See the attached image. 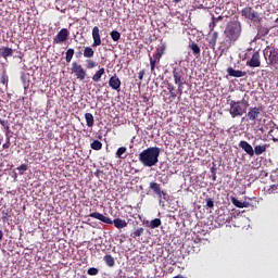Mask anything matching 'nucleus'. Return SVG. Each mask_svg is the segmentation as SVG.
I'll return each instance as SVG.
<instances>
[{
    "mask_svg": "<svg viewBox=\"0 0 278 278\" xmlns=\"http://www.w3.org/2000/svg\"><path fill=\"white\" fill-rule=\"evenodd\" d=\"M167 90L169 92V96L168 97H164V101L166 103H173V101H175L177 99V94H179L177 92V88L173 86V84L168 83L167 84Z\"/></svg>",
    "mask_w": 278,
    "mask_h": 278,
    "instance_id": "obj_10",
    "label": "nucleus"
},
{
    "mask_svg": "<svg viewBox=\"0 0 278 278\" xmlns=\"http://www.w3.org/2000/svg\"><path fill=\"white\" fill-rule=\"evenodd\" d=\"M150 189L155 192V194L159 197V199H166L167 194L165 190H162V187H160V184L157 182H150Z\"/></svg>",
    "mask_w": 278,
    "mask_h": 278,
    "instance_id": "obj_12",
    "label": "nucleus"
},
{
    "mask_svg": "<svg viewBox=\"0 0 278 278\" xmlns=\"http://www.w3.org/2000/svg\"><path fill=\"white\" fill-rule=\"evenodd\" d=\"M150 66H151V73H153L155 71V65L150 64Z\"/></svg>",
    "mask_w": 278,
    "mask_h": 278,
    "instance_id": "obj_51",
    "label": "nucleus"
},
{
    "mask_svg": "<svg viewBox=\"0 0 278 278\" xmlns=\"http://www.w3.org/2000/svg\"><path fill=\"white\" fill-rule=\"evenodd\" d=\"M91 149H93V151H101V149H103V143H101L99 140H94L91 143Z\"/></svg>",
    "mask_w": 278,
    "mask_h": 278,
    "instance_id": "obj_30",
    "label": "nucleus"
},
{
    "mask_svg": "<svg viewBox=\"0 0 278 278\" xmlns=\"http://www.w3.org/2000/svg\"><path fill=\"white\" fill-rule=\"evenodd\" d=\"M97 63L92 60H87V68H94Z\"/></svg>",
    "mask_w": 278,
    "mask_h": 278,
    "instance_id": "obj_39",
    "label": "nucleus"
},
{
    "mask_svg": "<svg viewBox=\"0 0 278 278\" xmlns=\"http://www.w3.org/2000/svg\"><path fill=\"white\" fill-rule=\"evenodd\" d=\"M17 170H22L21 175H23V173H25V170H27V164H22L17 167Z\"/></svg>",
    "mask_w": 278,
    "mask_h": 278,
    "instance_id": "obj_41",
    "label": "nucleus"
},
{
    "mask_svg": "<svg viewBox=\"0 0 278 278\" xmlns=\"http://www.w3.org/2000/svg\"><path fill=\"white\" fill-rule=\"evenodd\" d=\"M105 75V68L101 67L96 74L92 76L93 81H101V77Z\"/></svg>",
    "mask_w": 278,
    "mask_h": 278,
    "instance_id": "obj_25",
    "label": "nucleus"
},
{
    "mask_svg": "<svg viewBox=\"0 0 278 278\" xmlns=\"http://www.w3.org/2000/svg\"><path fill=\"white\" fill-rule=\"evenodd\" d=\"M206 206L210 208L214 207V200L212 198L206 199Z\"/></svg>",
    "mask_w": 278,
    "mask_h": 278,
    "instance_id": "obj_42",
    "label": "nucleus"
},
{
    "mask_svg": "<svg viewBox=\"0 0 278 278\" xmlns=\"http://www.w3.org/2000/svg\"><path fill=\"white\" fill-rule=\"evenodd\" d=\"M212 21L216 23H218L219 21H223V16H218V17H215L214 15L212 16Z\"/></svg>",
    "mask_w": 278,
    "mask_h": 278,
    "instance_id": "obj_44",
    "label": "nucleus"
},
{
    "mask_svg": "<svg viewBox=\"0 0 278 278\" xmlns=\"http://www.w3.org/2000/svg\"><path fill=\"white\" fill-rule=\"evenodd\" d=\"M249 21H252L253 23H262V17L260 16V13L252 10Z\"/></svg>",
    "mask_w": 278,
    "mask_h": 278,
    "instance_id": "obj_24",
    "label": "nucleus"
},
{
    "mask_svg": "<svg viewBox=\"0 0 278 278\" xmlns=\"http://www.w3.org/2000/svg\"><path fill=\"white\" fill-rule=\"evenodd\" d=\"M3 240V231L0 230V241Z\"/></svg>",
    "mask_w": 278,
    "mask_h": 278,
    "instance_id": "obj_52",
    "label": "nucleus"
},
{
    "mask_svg": "<svg viewBox=\"0 0 278 278\" xmlns=\"http://www.w3.org/2000/svg\"><path fill=\"white\" fill-rule=\"evenodd\" d=\"M263 112H264V108L262 106L250 108L247 113V118L252 123H257V121H260V118L262 117Z\"/></svg>",
    "mask_w": 278,
    "mask_h": 278,
    "instance_id": "obj_6",
    "label": "nucleus"
},
{
    "mask_svg": "<svg viewBox=\"0 0 278 278\" xmlns=\"http://www.w3.org/2000/svg\"><path fill=\"white\" fill-rule=\"evenodd\" d=\"M163 92H166V90H163Z\"/></svg>",
    "mask_w": 278,
    "mask_h": 278,
    "instance_id": "obj_55",
    "label": "nucleus"
},
{
    "mask_svg": "<svg viewBox=\"0 0 278 278\" xmlns=\"http://www.w3.org/2000/svg\"><path fill=\"white\" fill-rule=\"evenodd\" d=\"M110 36L114 42H118L121 40V33H118V30H112Z\"/></svg>",
    "mask_w": 278,
    "mask_h": 278,
    "instance_id": "obj_31",
    "label": "nucleus"
},
{
    "mask_svg": "<svg viewBox=\"0 0 278 278\" xmlns=\"http://www.w3.org/2000/svg\"><path fill=\"white\" fill-rule=\"evenodd\" d=\"M190 49L194 55H201V48H199V45L193 42L190 45Z\"/></svg>",
    "mask_w": 278,
    "mask_h": 278,
    "instance_id": "obj_32",
    "label": "nucleus"
},
{
    "mask_svg": "<svg viewBox=\"0 0 278 278\" xmlns=\"http://www.w3.org/2000/svg\"><path fill=\"white\" fill-rule=\"evenodd\" d=\"M261 175H262L263 177H268V172L263 170V172L261 173Z\"/></svg>",
    "mask_w": 278,
    "mask_h": 278,
    "instance_id": "obj_48",
    "label": "nucleus"
},
{
    "mask_svg": "<svg viewBox=\"0 0 278 278\" xmlns=\"http://www.w3.org/2000/svg\"><path fill=\"white\" fill-rule=\"evenodd\" d=\"M0 83H2L3 85H5V77H4V76L1 77Z\"/></svg>",
    "mask_w": 278,
    "mask_h": 278,
    "instance_id": "obj_50",
    "label": "nucleus"
},
{
    "mask_svg": "<svg viewBox=\"0 0 278 278\" xmlns=\"http://www.w3.org/2000/svg\"><path fill=\"white\" fill-rule=\"evenodd\" d=\"M142 233H144V228H138L130 236H131V238H140V236H142Z\"/></svg>",
    "mask_w": 278,
    "mask_h": 278,
    "instance_id": "obj_33",
    "label": "nucleus"
},
{
    "mask_svg": "<svg viewBox=\"0 0 278 278\" xmlns=\"http://www.w3.org/2000/svg\"><path fill=\"white\" fill-rule=\"evenodd\" d=\"M87 275H90L91 277H94V276L99 275V268L90 267L87 270Z\"/></svg>",
    "mask_w": 278,
    "mask_h": 278,
    "instance_id": "obj_36",
    "label": "nucleus"
},
{
    "mask_svg": "<svg viewBox=\"0 0 278 278\" xmlns=\"http://www.w3.org/2000/svg\"><path fill=\"white\" fill-rule=\"evenodd\" d=\"M270 29L266 28V27H258V34H261L262 36H268Z\"/></svg>",
    "mask_w": 278,
    "mask_h": 278,
    "instance_id": "obj_37",
    "label": "nucleus"
},
{
    "mask_svg": "<svg viewBox=\"0 0 278 278\" xmlns=\"http://www.w3.org/2000/svg\"><path fill=\"white\" fill-rule=\"evenodd\" d=\"M125 153H127V148L121 147L117 149L115 155H116V157H119V160H125V156H123V155H125Z\"/></svg>",
    "mask_w": 278,
    "mask_h": 278,
    "instance_id": "obj_29",
    "label": "nucleus"
},
{
    "mask_svg": "<svg viewBox=\"0 0 278 278\" xmlns=\"http://www.w3.org/2000/svg\"><path fill=\"white\" fill-rule=\"evenodd\" d=\"M174 84L177 86V93L179 97L184 94V84H186V70L181 67L173 68Z\"/></svg>",
    "mask_w": 278,
    "mask_h": 278,
    "instance_id": "obj_5",
    "label": "nucleus"
},
{
    "mask_svg": "<svg viewBox=\"0 0 278 278\" xmlns=\"http://www.w3.org/2000/svg\"><path fill=\"white\" fill-rule=\"evenodd\" d=\"M227 73L230 77H245L247 72L240 70H233V67H228Z\"/></svg>",
    "mask_w": 278,
    "mask_h": 278,
    "instance_id": "obj_17",
    "label": "nucleus"
},
{
    "mask_svg": "<svg viewBox=\"0 0 278 278\" xmlns=\"http://www.w3.org/2000/svg\"><path fill=\"white\" fill-rule=\"evenodd\" d=\"M224 36L230 45L238 42L240 36H242V23L238 20L228 22L224 30Z\"/></svg>",
    "mask_w": 278,
    "mask_h": 278,
    "instance_id": "obj_1",
    "label": "nucleus"
},
{
    "mask_svg": "<svg viewBox=\"0 0 278 278\" xmlns=\"http://www.w3.org/2000/svg\"><path fill=\"white\" fill-rule=\"evenodd\" d=\"M270 179L271 181H275L278 179V169L271 172Z\"/></svg>",
    "mask_w": 278,
    "mask_h": 278,
    "instance_id": "obj_40",
    "label": "nucleus"
},
{
    "mask_svg": "<svg viewBox=\"0 0 278 278\" xmlns=\"http://www.w3.org/2000/svg\"><path fill=\"white\" fill-rule=\"evenodd\" d=\"M90 218H96L97 220H100L101 223H104L105 225H114L116 229H125L127 227V220L122 218H115L112 220V218L104 216L103 214L99 212H93L89 214Z\"/></svg>",
    "mask_w": 278,
    "mask_h": 278,
    "instance_id": "obj_3",
    "label": "nucleus"
},
{
    "mask_svg": "<svg viewBox=\"0 0 278 278\" xmlns=\"http://www.w3.org/2000/svg\"><path fill=\"white\" fill-rule=\"evenodd\" d=\"M211 174H212V180L216 181V168L212 167L211 168Z\"/></svg>",
    "mask_w": 278,
    "mask_h": 278,
    "instance_id": "obj_43",
    "label": "nucleus"
},
{
    "mask_svg": "<svg viewBox=\"0 0 278 278\" xmlns=\"http://www.w3.org/2000/svg\"><path fill=\"white\" fill-rule=\"evenodd\" d=\"M217 223H219V225H225V223L231 220V215L229 214H220L216 217Z\"/></svg>",
    "mask_w": 278,
    "mask_h": 278,
    "instance_id": "obj_20",
    "label": "nucleus"
},
{
    "mask_svg": "<svg viewBox=\"0 0 278 278\" xmlns=\"http://www.w3.org/2000/svg\"><path fill=\"white\" fill-rule=\"evenodd\" d=\"M84 53L81 51L77 52L76 58H81Z\"/></svg>",
    "mask_w": 278,
    "mask_h": 278,
    "instance_id": "obj_49",
    "label": "nucleus"
},
{
    "mask_svg": "<svg viewBox=\"0 0 278 278\" xmlns=\"http://www.w3.org/2000/svg\"><path fill=\"white\" fill-rule=\"evenodd\" d=\"M68 29L67 28H62L56 36L53 38V45H62V42H66L68 40Z\"/></svg>",
    "mask_w": 278,
    "mask_h": 278,
    "instance_id": "obj_9",
    "label": "nucleus"
},
{
    "mask_svg": "<svg viewBox=\"0 0 278 278\" xmlns=\"http://www.w3.org/2000/svg\"><path fill=\"white\" fill-rule=\"evenodd\" d=\"M160 151L161 150L157 147H150L143 150L139 154V162H141V164L148 168L155 166L160 162Z\"/></svg>",
    "mask_w": 278,
    "mask_h": 278,
    "instance_id": "obj_2",
    "label": "nucleus"
},
{
    "mask_svg": "<svg viewBox=\"0 0 278 278\" xmlns=\"http://www.w3.org/2000/svg\"><path fill=\"white\" fill-rule=\"evenodd\" d=\"M73 55H75V49H72V48L67 49V51L65 52V60L67 64L72 62Z\"/></svg>",
    "mask_w": 278,
    "mask_h": 278,
    "instance_id": "obj_28",
    "label": "nucleus"
},
{
    "mask_svg": "<svg viewBox=\"0 0 278 278\" xmlns=\"http://www.w3.org/2000/svg\"><path fill=\"white\" fill-rule=\"evenodd\" d=\"M231 203L232 205H235L236 207H247V205H244V203H242L240 200L232 198L231 199Z\"/></svg>",
    "mask_w": 278,
    "mask_h": 278,
    "instance_id": "obj_34",
    "label": "nucleus"
},
{
    "mask_svg": "<svg viewBox=\"0 0 278 278\" xmlns=\"http://www.w3.org/2000/svg\"><path fill=\"white\" fill-rule=\"evenodd\" d=\"M85 121L87 123V127H94V116L92 113H86Z\"/></svg>",
    "mask_w": 278,
    "mask_h": 278,
    "instance_id": "obj_22",
    "label": "nucleus"
},
{
    "mask_svg": "<svg viewBox=\"0 0 278 278\" xmlns=\"http://www.w3.org/2000/svg\"><path fill=\"white\" fill-rule=\"evenodd\" d=\"M83 55L87 59L94 58V50L90 47H86L84 49Z\"/></svg>",
    "mask_w": 278,
    "mask_h": 278,
    "instance_id": "obj_26",
    "label": "nucleus"
},
{
    "mask_svg": "<svg viewBox=\"0 0 278 278\" xmlns=\"http://www.w3.org/2000/svg\"><path fill=\"white\" fill-rule=\"evenodd\" d=\"M265 58H268L269 64H278V49L267 46L263 51Z\"/></svg>",
    "mask_w": 278,
    "mask_h": 278,
    "instance_id": "obj_7",
    "label": "nucleus"
},
{
    "mask_svg": "<svg viewBox=\"0 0 278 278\" xmlns=\"http://www.w3.org/2000/svg\"><path fill=\"white\" fill-rule=\"evenodd\" d=\"M104 262L106 264V266H109L110 268H112L115 264V261H114V256L113 255H110V254H106L104 256Z\"/></svg>",
    "mask_w": 278,
    "mask_h": 278,
    "instance_id": "obj_27",
    "label": "nucleus"
},
{
    "mask_svg": "<svg viewBox=\"0 0 278 278\" xmlns=\"http://www.w3.org/2000/svg\"><path fill=\"white\" fill-rule=\"evenodd\" d=\"M247 108H249V102L244 100H231L229 109V114L231 118H237V116H242L243 114H247Z\"/></svg>",
    "mask_w": 278,
    "mask_h": 278,
    "instance_id": "obj_4",
    "label": "nucleus"
},
{
    "mask_svg": "<svg viewBox=\"0 0 278 278\" xmlns=\"http://www.w3.org/2000/svg\"><path fill=\"white\" fill-rule=\"evenodd\" d=\"M109 86L112 88V90H121V78H118L116 75L112 76L109 80Z\"/></svg>",
    "mask_w": 278,
    "mask_h": 278,
    "instance_id": "obj_15",
    "label": "nucleus"
},
{
    "mask_svg": "<svg viewBox=\"0 0 278 278\" xmlns=\"http://www.w3.org/2000/svg\"><path fill=\"white\" fill-rule=\"evenodd\" d=\"M92 47H101V34L99 33V26L92 28Z\"/></svg>",
    "mask_w": 278,
    "mask_h": 278,
    "instance_id": "obj_13",
    "label": "nucleus"
},
{
    "mask_svg": "<svg viewBox=\"0 0 278 278\" xmlns=\"http://www.w3.org/2000/svg\"><path fill=\"white\" fill-rule=\"evenodd\" d=\"M277 191H278V186H277V185H271V186L268 188V190H267V192H268L269 194H275Z\"/></svg>",
    "mask_w": 278,
    "mask_h": 278,
    "instance_id": "obj_38",
    "label": "nucleus"
},
{
    "mask_svg": "<svg viewBox=\"0 0 278 278\" xmlns=\"http://www.w3.org/2000/svg\"><path fill=\"white\" fill-rule=\"evenodd\" d=\"M160 58H161L160 53L153 54V56H150V64H153V65L157 64V62L160 61Z\"/></svg>",
    "mask_w": 278,
    "mask_h": 278,
    "instance_id": "obj_35",
    "label": "nucleus"
},
{
    "mask_svg": "<svg viewBox=\"0 0 278 278\" xmlns=\"http://www.w3.org/2000/svg\"><path fill=\"white\" fill-rule=\"evenodd\" d=\"M72 73H74L75 77L79 79L80 81H84L86 79V70L81 66V64L74 62L72 63Z\"/></svg>",
    "mask_w": 278,
    "mask_h": 278,
    "instance_id": "obj_8",
    "label": "nucleus"
},
{
    "mask_svg": "<svg viewBox=\"0 0 278 278\" xmlns=\"http://www.w3.org/2000/svg\"><path fill=\"white\" fill-rule=\"evenodd\" d=\"M247 66L250 68H257L262 66V61H260V52H254L249 61H247Z\"/></svg>",
    "mask_w": 278,
    "mask_h": 278,
    "instance_id": "obj_11",
    "label": "nucleus"
},
{
    "mask_svg": "<svg viewBox=\"0 0 278 278\" xmlns=\"http://www.w3.org/2000/svg\"><path fill=\"white\" fill-rule=\"evenodd\" d=\"M3 149H10V139L5 143H3Z\"/></svg>",
    "mask_w": 278,
    "mask_h": 278,
    "instance_id": "obj_47",
    "label": "nucleus"
},
{
    "mask_svg": "<svg viewBox=\"0 0 278 278\" xmlns=\"http://www.w3.org/2000/svg\"><path fill=\"white\" fill-rule=\"evenodd\" d=\"M218 40V33L217 31H213L210 35V40H208V45H211V47L214 49V47H216V42Z\"/></svg>",
    "mask_w": 278,
    "mask_h": 278,
    "instance_id": "obj_21",
    "label": "nucleus"
},
{
    "mask_svg": "<svg viewBox=\"0 0 278 278\" xmlns=\"http://www.w3.org/2000/svg\"><path fill=\"white\" fill-rule=\"evenodd\" d=\"M181 0H174L175 3H180Z\"/></svg>",
    "mask_w": 278,
    "mask_h": 278,
    "instance_id": "obj_53",
    "label": "nucleus"
},
{
    "mask_svg": "<svg viewBox=\"0 0 278 278\" xmlns=\"http://www.w3.org/2000/svg\"><path fill=\"white\" fill-rule=\"evenodd\" d=\"M239 147L250 155V157H253V155H255V152L253 150V146H251L250 143H248L247 141L242 140L239 142Z\"/></svg>",
    "mask_w": 278,
    "mask_h": 278,
    "instance_id": "obj_14",
    "label": "nucleus"
},
{
    "mask_svg": "<svg viewBox=\"0 0 278 278\" xmlns=\"http://www.w3.org/2000/svg\"><path fill=\"white\" fill-rule=\"evenodd\" d=\"M266 149H268V144L266 143L254 147V155H262V153H266Z\"/></svg>",
    "mask_w": 278,
    "mask_h": 278,
    "instance_id": "obj_18",
    "label": "nucleus"
},
{
    "mask_svg": "<svg viewBox=\"0 0 278 278\" xmlns=\"http://www.w3.org/2000/svg\"><path fill=\"white\" fill-rule=\"evenodd\" d=\"M162 225V219L160 218H154L151 222H147V227L150 229H157Z\"/></svg>",
    "mask_w": 278,
    "mask_h": 278,
    "instance_id": "obj_19",
    "label": "nucleus"
},
{
    "mask_svg": "<svg viewBox=\"0 0 278 278\" xmlns=\"http://www.w3.org/2000/svg\"><path fill=\"white\" fill-rule=\"evenodd\" d=\"M138 78L140 80H142L144 78V70H141L139 73H138Z\"/></svg>",
    "mask_w": 278,
    "mask_h": 278,
    "instance_id": "obj_46",
    "label": "nucleus"
},
{
    "mask_svg": "<svg viewBox=\"0 0 278 278\" xmlns=\"http://www.w3.org/2000/svg\"><path fill=\"white\" fill-rule=\"evenodd\" d=\"M253 12V8L251 7H245L241 10V16H243V18H251V14Z\"/></svg>",
    "mask_w": 278,
    "mask_h": 278,
    "instance_id": "obj_23",
    "label": "nucleus"
},
{
    "mask_svg": "<svg viewBox=\"0 0 278 278\" xmlns=\"http://www.w3.org/2000/svg\"><path fill=\"white\" fill-rule=\"evenodd\" d=\"M242 203H244V205H247V207H249V202H242Z\"/></svg>",
    "mask_w": 278,
    "mask_h": 278,
    "instance_id": "obj_54",
    "label": "nucleus"
},
{
    "mask_svg": "<svg viewBox=\"0 0 278 278\" xmlns=\"http://www.w3.org/2000/svg\"><path fill=\"white\" fill-rule=\"evenodd\" d=\"M211 31H214V27H216V22L212 20V23L208 25Z\"/></svg>",
    "mask_w": 278,
    "mask_h": 278,
    "instance_id": "obj_45",
    "label": "nucleus"
},
{
    "mask_svg": "<svg viewBox=\"0 0 278 278\" xmlns=\"http://www.w3.org/2000/svg\"><path fill=\"white\" fill-rule=\"evenodd\" d=\"M12 55H14V50L12 48H0V56L4 58V60H8V58H12Z\"/></svg>",
    "mask_w": 278,
    "mask_h": 278,
    "instance_id": "obj_16",
    "label": "nucleus"
}]
</instances>
